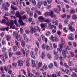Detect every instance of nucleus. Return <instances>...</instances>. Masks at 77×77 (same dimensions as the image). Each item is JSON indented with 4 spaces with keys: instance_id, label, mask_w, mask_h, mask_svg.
Segmentation results:
<instances>
[{
    "instance_id": "nucleus-51",
    "label": "nucleus",
    "mask_w": 77,
    "mask_h": 77,
    "mask_svg": "<svg viewBox=\"0 0 77 77\" xmlns=\"http://www.w3.org/2000/svg\"><path fill=\"white\" fill-rule=\"evenodd\" d=\"M60 71H59L58 72H57V76H60Z\"/></svg>"
},
{
    "instance_id": "nucleus-40",
    "label": "nucleus",
    "mask_w": 77,
    "mask_h": 77,
    "mask_svg": "<svg viewBox=\"0 0 77 77\" xmlns=\"http://www.w3.org/2000/svg\"><path fill=\"white\" fill-rule=\"evenodd\" d=\"M32 3L33 4L34 6H35L36 4V2L35 0H32Z\"/></svg>"
},
{
    "instance_id": "nucleus-2",
    "label": "nucleus",
    "mask_w": 77,
    "mask_h": 77,
    "mask_svg": "<svg viewBox=\"0 0 77 77\" xmlns=\"http://www.w3.org/2000/svg\"><path fill=\"white\" fill-rule=\"evenodd\" d=\"M10 22H8L6 23V25L8 26L9 25H10V27L12 29H14L15 28V26H13V24H14V22L12 20L10 21Z\"/></svg>"
},
{
    "instance_id": "nucleus-63",
    "label": "nucleus",
    "mask_w": 77,
    "mask_h": 77,
    "mask_svg": "<svg viewBox=\"0 0 77 77\" xmlns=\"http://www.w3.org/2000/svg\"><path fill=\"white\" fill-rule=\"evenodd\" d=\"M73 70L75 72L77 73V68H76L75 67H74L73 68Z\"/></svg>"
},
{
    "instance_id": "nucleus-35",
    "label": "nucleus",
    "mask_w": 77,
    "mask_h": 77,
    "mask_svg": "<svg viewBox=\"0 0 77 77\" xmlns=\"http://www.w3.org/2000/svg\"><path fill=\"white\" fill-rule=\"evenodd\" d=\"M65 71L66 74H68V75H69L70 74V73H69V70H68L66 69H65Z\"/></svg>"
},
{
    "instance_id": "nucleus-23",
    "label": "nucleus",
    "mask_w": 77,
    "mask_h": 77,
    "mask_svg": "<svg viewBox=\"0 0 77 77\" xmlns=\"http://www.w3.org/2000/svg\"><path fill=\"white\" fill-rule=\"evenodd\" d=\"M58 59H59V55H57L54 57V60H57Z\"/></svg>"
},
{
    "instance_id": "nucleus-31",
    "label": "nucleus",
    "mask_w": 77,
    "mask_h": 77,
    "mask_svg": "<svg viewBox=\"0 0 77 77\" xmlns=\"http://www.w3.org/2000/svg\"><path fill=\"white\" fill-rule=\"evenodd\" d=\"M11 39V36L9 35H8L7 36V41H9Z\"/></svg>"
},
{
    "instance_id": "nucleus-43",
    "label": "nucleus",
    "mask_w": 77,
    "mask_h": 77,
    "mask_svg": "<svg viewBox=\"0 0 77 77\" xmlns=\"http://www.w3.org/2000/svg\"><path fill=\"white\" fill-rule=\"evenodd\" d=\"M43 68L44 69H45V70H47V65H44L43 66Z\"/></svg>"
},
{
    "instance_id": "nucleus-45",
    "label": "nucleus",
    "mask_w": 77,
    "mask_h": 77,
    "mask_svg": "<svg viewBox=\"0 0 77 77\" xmlns=\"http://www.w3.org/2000/svg\"><path fill=\"white\" fill-rule=\"evenodd\" d=\"M45 57V55L44 54V53H43L42 54L41 58L42 59H44Z\"/></svg>"
},
{
    "instance_id": "nucleus-53",
    "label": "nucleus",
    "mask_w": 77,
    "mask_h": 77,
    "mask_svg": "<svg viewBox=\"0 0 77 77\" xmlns=\"http://www.w3.org/2000/svg\"><path fill=\"white\" fill-rule=\"evenodd\" d=\"M59 27L60 29L61 30H62V24H59Z\"/></svg>"
},
{
    "instance_id": "nucleus-48",
    "label": "nucleus",
    "mask_w": 77,
    "mask_h": 77,
    "mask_svg": "<svg viewBox=\"0 0 77 77\" xmlns=\"http://www.w3.org/2000/svg\"><path fill=\"white\" fill-rule=\"evenodd\" d=\"M57 46V45L56 44V43H54L53 44V46L54 48H56Z\"/></svg>"
},
{
    "instance_id": "nucleus-37",
    "label": "nucleus",
    "mask_w": 77,
    "mask_h": 77,
    "mask_svg": "<svg viewBox=\"0 0 77 77\" xmlns=\"http://www.w3.org/2000/svg\"><path fill=\"white\" fill-rule=\"evenodd\" d=\"M23 18H24V19H26V18H28V15L27 14H25L23 16Z\"/></svg>"
},
{
    "instance_id": "nucleus-58",
    "label": "nucleus",
    "mask_w": 77,
    "mask_h": 77,
    "mask_svg": "<svg viewBox=\"0 0 77 77\" xmlns=\"http://www.w3.org/2000/svg\"><path fill=\"white\" fill-rule=\"evenodd\" d=\"M4 69L5 71H8V67H6L5 66H4Z\"/></svg>"
},
{
    "instance_id": "nucleus-6",
    "label": "nucleus",
    "mask_w": 77,
    "mask_h": 77,
    "mask_svg": "<svg viewBox=\"0 0 77 77\" xmlns=\"http://www.w3.org/2000/svg\"><path fill=\"white\" fill-rule=\"evenodd\" d=\"M62 53L63 58L66 59V57H67V56H66V50H63Z\"/></svg>"
},
{
    "instance_id": "nucleus-22",
    "label": "nucleus",
    "mask_w": 77,
    "mask_h": 77,
    "mask_svg": "<svg viewBox=\"0 0 77 77\" xmlns=\"http://www.w3.org/2000/svg\"><path fill=\"white\" fill-rule=\"evenodd\" d=\"M43 4V1H38V2L37 5H41Z\"/></svg>"
},
{
    "instance_id": "nucleus-60",
    "label": "nucleus",
    "mask_w": 77,
    "mask_h": 77,
    "mask_svg": "<svg viewBox=\"0 0 77 77\" xmlns=\"http://www.w3.org/2000/svg\"><path fill=\"white\" fill-rule=\"evenodd\" d=\"M33 12L32 11H31L30 12V16L31 17H33Z\"/></svg>"
},
{
    "instance_id": "nucleus-13",
    "label": "nucleus",
    "mask_w": 77,
    "mask_h": 77,
    "mask_svg": "<svg viewBox=\"0 0 77 77\" xmlns=\"http://www.w3.org/2000/svg\"><path fill=\"white\" fill-rule=\"evenodd\" d=\"M0 30H1V31H4V30L8 31V30H9V26H8L7 27L5 28H1L0 29Z\"/></svg>"
},
{
    "instance_id": "nucleus-29",
    "label": "nucleus",
    "mask_w": 77,
    "mask_h": 77,
    "mask_svg": "<svg viewBox=\"0 0 77 77\" xmlns=\"http://www.w3.org/2000/svg\"><path fill=\"white\" fill-rule=\"evenodd\" d=\"M26 9H27L26 11L28 14H29V12L30 11V8H26Z\"/></svg>"
},
{
    "instance_id": "nucleus-62",
    "label": "nucleus",
    "mask_w": 77,
    "mask_h": 77,
    "mask_svg": "<svg viewBox=\"0 0 77 77\" xmlns=\"http://www.w3.org/2000/svg\"><path fill=\"white\" fill-rule=\"evenodd\" d=\"M0 57L1 59H2V60H5L4 57H3V56L0 55Z\"/></svg>"
},
{
    "instance_id": "nucleus-5",
    "label": "nucleus",
    "mask_w": 77,
    "mask_h": 77,
    "mask_svg": "<svg viewBox=\"0 0 77 77\" xmlns=\"http://www.w3.org/2000/svg\"><path fill=\"white\" fill-rule=\"evenodd\" d=\"M37 31V29H36V28L33 27L31 28L30 32L31 34H33V33H36Z\"/></svg>"
},
{
    "instance_id": "nucleus-33",
    "label": "nucleus",
    "mask_w": 77,
    "mask_h": 77,
    "mask_svg": "<svg viewBox=\"0 0 77 77\" xmlns=\"http://www.w3.org/2000/svg\"><path fill=\"white\" fill-rule=\"evenodd\" d=\"M5 6H7V7H9L10 6V4L8 2H5Z\"/></svg>"
},
{
    "instance_id": "nucleus-44",
    "label": "nucleus",
    "mask_w": 77,
    "mask_h": 77,
    "mask_svg": "<svg viewBox=\"0 0 77 77\" xmlns=\"http://www.w3.org/2000/svg\"><path fill=\"white\" fill-rule=\"evenodd\" d=\"M4 14H5V16H8V15H9V13L7 12H5Z\"/></svg>"
},
{
    "instance_id": "nucleus-30",
    "label": "nucleus",
    "mask_w": 77,
    "mask_h": 77,
    "mask_svg": "<svg viewBox=\"0 0 77 77\" xmlns=\"http://www.w3.org/2000/svg\"><path fill=\"white\" fill-rule=\"evenodd\" d=\"M4 55L5 56V59L6 60L8 59V55L6 54V52H5L4 53Z\"/></svg>"
},
{
    "instance_id": "nucleus-28",
    "label": "nucleus",
    "mask_w": 77,
    "mask_h": 77,
    "mask_svg": "<svg viewBox=\"0 0 77 77\" xmlns=\"http://www.w3.org/2000/svg\"><path fill=\"white\" fill-rule=\"evenodd\" d=\"M47 56L49 59H51V56L49 53H48L47 54Z\"/></svg>"
},
{
    "instance_id": "nucleus-47",
    "label": "nucleus",
    "mask_w": 77,
    "mask_h": 77,
    "mask_svg": "<svg viewBox=\"0 0 77 77\" xmlns=\"http://www.w3.org/2000/svg\"><path fill=\"white\" fill-rule=\"evenodd\" d=\"M43 4L45 6H47V1H44L43 2Z\"/></svg>"
},
{
    "instance_id": "nucleus-19",
    "label": "nucleus",
    "mask_w": 77,
    "mask_h": 77,
    "mask_svg": "<svg viewBox=\"0 0 77 77\" xmlns=\"http://www.w3.org/2000/svg\"><path fill=\"white\" fill-rule=\"evenodd\" d=\"M10 22L9 21H8L6 22V20L5 19H3L1 21L2 23H4V24H6V23H7V22Z\"/></svg>"
},
{
    "instance_id": "nucleus-18",
    "label": "nucleus",
    "mask_w": 77,
    "mask_h": 77,
    "mask_svg": "<svg viewBox=\"0 0 77 77\" xmlns=\"http://www.w3.org/2000/svg\"><path fill=\"white\" fill-rule=\"evenodd\" d=\"M21 43L22 47H25V42L22 41L21 42Z\"/></svg>"
},
{
    "instance_id": "nucleus-64",
    "label": "nucleus",
    "mask_w": 77,
    "mask_h": 77,
    "mask_svg": "<svg viewBox=\"0 0 77 77\" xmlns=\"http://www.w3.org/2000/svg\"><path fill=\"white\" fill-rule=\"evenodd\" d=\"M52 77H57L56 76V74H52Z\"/></svg>"
},
{
    "instance_id": "nucleus-9",
    "label": "nucleus",
    "mask_w": 77,
    "mask_h": 77,
    "mask_svg": "<svg viewBox=\"0 0 77 77\" xmlns=\"http://www.w3.org/2000/svg\"><path fill=\"white\" fill-rule=\"evenodd\" d=\"M17 63L19 66H22L23 65V61L21 60H19L17 62Z\"/></svg>"
},
{
    "instance_id": "nucleus-8",
    "label": "nucleus",
    "mask_w": 77,
    "mask_h": 77,
    "mask_svg": "<svg viewBox=\"0 0 77 77\" xmlns=\"http://www.w3.org/2000/svg\"><path fill=\"white\" fill-rule=\"evenodd\" d=\"M69 39L70 40H74V35L73 34L71 33L70 34V35L69 36Z\"/></svg>"
},
{
    "instance_id": "nucleus-32",
    "label": "nucleus",
    "mask_w": 77,
    "mask_h": 77,
    "mask_svg": "<svg viewBox=\"0 0 77 77\" xmlns=\"http://www.w3.org/2000/svg\"><path fill=\"white\" fill-rule=\"evenodd\" d=\"M28 76H29L30 77H34V75L32 73L28 74Z\"/></svg>"
},
{
    "instance_id": "nucleus-20",
    "label": "nucleus",
    "mask_w": 77,
    "mask_h": 77,
    "mask_svg": "<svg viewBox=\"0 0 77 77\" xmlns=\"http://www.w3.org/2000/svg\"><path fill=\"white\" fill-rule=\"evenodd\" d=\"M53 63H51L49 65H48V68L49 69H51L53 68Z\"/></svg>"
},
{
    "instance_id": "nucleus-7",
    "label": "nucleus",
    "mask_w": 77,
    "mask_h": 77,
    "mask_svg": "<svg viewBox=\"0 0 77 77\" xmlns=\"http://www.w3.org/2000/svg\"><path fill=\"white\" fill-rule=\"evenodd\" d=\"M68 27L69 30H70L71 32H74L75 31L74 28L72 27V25H71V24H69L68 25Z\"/></svg>"
},
{
    "instance_id": "nucleus-56",
    "label": "nucleus",
    "mask_w": 77,
    "mask_h": 77,
    "mask_svg": "<svg viewBox=\"0 0 77 77\" xmlns=\"http://www.w3.org/2000/svg\"><path fill=\"white\" fill-rule=\"evenodd\" d=\"M47 2H48V3L50 4L52 3V1L51 0H47Z\"/></svg>"
},
{
    "instance_id": "nucleus-59",
    "label": "nucleus",
    "mask_w": 77,
    "mask_h": 77,
    "mask_svg": "<svg viewBox=\"0 0 77 77\" xmlns=\"http://www.w3.org/2000/svg\"><path fill=\"white\" fill-rule=\"evenodd\" d=\"M70 13H71V14H74V13H75V11L74 10L72 9L70 11Z\"/></svg>"
},
{
    "instance_id": "nucleus-1",
    "label": "nucleus",
    "mask_w": 77,
    "mask_h": 77,
    "mask_svg": "<svg viewBox=\"0 0 77 77\" xmlns=\"http://www.w3.org/2000/svg\"><path fill=\"white\" fill-rule=\"evenodd\" d=\"M16 16L17 17L19 18V23L20 24V25H21V26H24V23L23 22L22 19H21V16L20 15L19 12L18 11L16 12Z\"/></svg>"
},
{
    "instance_id": "nucleus-41",
    "label": "nucleus",
    "mask_w": 77,
    "mask_h": 77,
    "mask_svg": "<svg viewBox=\"0 0 77 77\" xmlns=\"http://www.w3.org/2000/svg\"><path fill=\"white\" fill-rule=\"evenodd\" d=\"M72 18L73 19H77V16L76 15L74 14L72 16Z\"/></svg>"
},
{
    "instance_id": "nucleus-61",
    "label": "nucleus",
    "mask_w": 77,
    "mask_h": 77,
    "mask_svg": "<svg viewBox=\"0 0 77 77\" xmlns=\"http://www.w3.org/2000/svg\"><path fill=\"white\" fill-rule=\"evenodd\" d=\"M42 48L43 50H45V44H43V45L42 46Z\"/></svg>"
},
{
    "instance_id": "nucleus-4",
    "label": "nucleus",
    "mask_w": 77,
    "mask_h": 77,
    "mask_svg": "<svg viewBox=\"0 0 77 77\" xmlns=\"http://www.w3.org/2000/svg\"><path fill=\"white\" fill-rule=\"evenodd\" d=\"M13 35L14 36H16V38L17 39H19V41H21V38L19 37L20 35L18 34L16 32L14 31L13 32Z\"/></svg>"
},
{
    "instance_id": "nucleus-12",
    "label": "nucleus",
    "mask_w": 77,
    "mask_h": 77,
    "mask_svg": "<svg viewBox=\"0 0 77 77\" xmlns=\"http://www.w3.org/2000/svg\"><path fill=\"white\" fill-rule=\"evenodd\" d=\"M32 67H36V63L34 60H32Z\"/></svg>"
},
{
    "instance_id": "nucleus-46",
    "label": "nucleus",
    "mask_w": 77,
    "mask_h": 77,
    "mask_svg": "<svg viewBox=\"0 0 77 77\" xmlns=\"http://www.w3.org/2000/svg\"><path fill=\"white\" fill-rule=\"evenodd\" d=\"M49 39L51 40L52 41H53L54 40V37L53 35H52L51 37Z\"/></svg>"
},
{
    "instance_id": "nucleus-24",
    "label": "nucleus",
    "mask_w": 77,
    "mask_h": 77,
    "mask_svg": "<svg viewBox=\"0 0 77 77\" xmlns=\"http://www.w3.org/2000/svg\"><path fill=\"white\" fill-rule=\"evenodd\" d=\"M17 47L16 46H14L13 47V50L14 51H17Z\"/></svg>"
},
{
    "instance_id": "nucleus-38",
    "label": "nucleus",
    "mask_w": 77,
    "mask_h": 77,
    "mask_svg": "<svg viewBox=\"0 0 77 77\" xmlns=\"http://www.w3.org/2000/svg\"><path fill=\"white\" fill-rule=\"evenodd\" d=\"M64 67H65V68H69L68 66L66 63H64Z\"/></svg>"
},
{
    "instance_id": "nucleus-3",
    "label": "nucleus",
    "mask_w": 77,
    "mask_h": 77,
    "mask_svg": "<svg viewBox=\"0 0 77 77\" xmlns=\"http://www.w3.org/2000/svg\"><path fill=\"white\" fill-rule=\"evenodd\" d=\"M45 16L49 15V16H51V18H53V12L52 10H51L50 12H46L45 14Z\"/></svg>"
},
{
    "instance_id": "nucleus-57",
    "label": "nucleus",
    "mask_w": 77,
    "mask_h": 77,
    "mask_svg": "<svg viewBox=\"0 0 77 77\" xmlns=\"http://www.w3.org/2000/svg\"><path fill=\"white\" fill-rule=\"evenodd\" d=\"M36 12L37 13L38 15H41V12L40 11L37 10L36 11Z\"/></svg>"
},
{
    "instance_id": "nucleus-49",
    "label": "nucleus",
    "mask_w": 77,
    "mask_h": 77,
    "mask_svg": "<svg viewBox=\"0 0 77 77\" xmlns=\"http://www.w3.org/2000/svg\"><path fill=\"white\" fill-rule=\"evenodd\" d=\"M54 53L55 55H58L57 54V53H58V52L56 51V50H54Z\"/></svg>"
},
{
    "instance_id": "nucleus-14",
    "label": "nucleus",
    "mask_w": 77,
    "mask_h": 77,
    "mask_svg": "<svg viewBox=\"0 0 77 77\" xmlns=\"http://www.w3.org/2000/svg\"><path fill=\"white\" fill-rule=\"evenodd\" d=\"M68 64L69 66H74V63L72 61H69L68 62Z\"/></svg>"
},
{
    "instance_id": "nucleus-55",
    "label": "nucleus",
    "mask_w": 77,
    "mask_h": 77,
    "mask_svg": "<svg viewBox=\"0 0 77 77\" xmlns=\"http://www.w3.org/2000/svg\"><path fill=\"white\" fill-rule=\"evenodd\" d=\"M73 46L74 47H75L77 46V44L75 42H74L73 43Z\"/></svg>"
},
{
    "instance_id": "nucleus-17",
    "label": "nucleus",
    "mask_w": 77,
    "mask_h": 77,
    "mask_svg": "<svg viewBox=\"0 0 77 77\" xmlns=\"http://www.w3.org/2000/svg\"><path fill=\"white\" fill-rule=\"evenodd\" d=\"M11 9L13 10H17V8L15 7H14V5H11Z\"/></svg>"
},
{
    "instance_id": "nucleus-11",
    "label": "nucleus",
    "mask_w": 77,
    "mask_h": 77,
    "mask_svg": "<svg viewBox=\"0 0 77 77\" xmlns=\"http://www.w3.org/2000/svg\"><path fill=\"white\" fill-rule=\"evenodd\" d=\"M47 26V23H41L40 24V26L42 29H43L44 27H45Z\"/></svg>"
},
{
    "instance_id": "nucleus-34",
    "label": "nucleus",
    "mask_w": 77,
    "mask_h": 77,
    "mask_svg": "<svg viewBox=\"0 0 77 77\" xmlns=\"http://www.w3.org/2000/svg\"><path fill=\"white\" fill-rule=\"evenodd\" d=\"M61 41V43L62 44H65V40L63 38H62Z\"/></svg>"
},
{
    "instance_id": "nucleus-21",
    "label": "nucleus",
    "mask_w": 77,
    "mask_h": 77,
    "mask_svg": "<svg viewBox=\"0 0 77 77\" xmlns=\"http://www.w3.org/2000/svg\"><path fill=\"white\" fill-rule=\"evenodd\" d=\"M50 35H51V33H50V31H48L46 32L47 36H50Z\"/></svg>"
},
{
    "instance_id": "nucleus-52",
    "label": "nucleus",
    "mask_w": 77,
    "mask_h": 77,
    "mask_svg": "<svg viewBox=\"0 0 77 77\" xmlns=\"http://www.w3.org/2000/svg\"><path fill=\"white\" fill-rule=\"evenodd\" d=\"M38 16V14L36 13H35L34 15V17L35 18H37V17Z\"/></svg>"
},
{
    "instance_id": "nucleus-39",
    "label": "nucleus",
    "mask_w": 77,
    "mask_h": 77,
    "mask_svg": "<svg viewBox=\"0 0 77 77\" xmlns=\"http://www.w3.org/2000/svg\"><path fill=\"white\" fill-rule=\"evenodd\" d=\"M7 68L8 69H11L12 68V66L11 65H8Z\"/></svg>"
},
{
    "instance_id": "nucleus-54",
    "label": "nucleus",
    "mask_w": 77,
    "mask_h": 77,
    "mask_svg": "<svg viewBox=\"0 0 77 77\" xmlns=\"http://www.w3.org/2000/svg\"><path fill=\"white\" fill-rule=\"evenodd\" d=\"M12 65L14 67H16V66H17V63H12Z\"/></svg>"
},
{
    "instance_id": "nucleus-10",
    "label": "nucleus",
    "mask_w": 77,
    "mask_h": 77,
    "mask_svg": "<svg viewBox=\"0 0 77 77\" xmlns=\"http://www.w3.org/2000/svg\"><path fill=\"white\" fill-rule=\"evenodd\" d=\"M38 19L41 23H42L44 21V17L42 16H40L39 17H38Z\"/></svg>"
},
{
    "instance_id": "nucleus-15",
    "label": "nucleus",
    "mask_w": 77,
    "mask_h": 77,
    "mask_svg": "<svg viewBox=\"0 0 77 77\" xmlns=\"http://www.w3.org/2000/svg\"><path fill=\"white\" fill-rule=\"evenodd\" d=\"M30 54L33 59H35L36 57H35V55L34 54H33V51H31V52Z\"/></svg>"
},
{
    "instance_id": "nucleus-16",
    "label": "nucleus",
    "mask_w": 77,
    "mask_h": 77,
    "mask_svg": "<svg viewBox=\"0 0 77 77\" xmlns=\"http://www.w3.org/2000/svg\"><path fill=\"white\" fill-rule=\"evenodd\" d=\"M71 77H77V75L75 72H73L71 74Z\"/></svg>"
},
{
    "instance_id": "nucleus-36",
    "label": "nucleus",
    "mask_w": 77,
    "mask_h": 77,
    "mask_svg": "<svg viewBox=\"0 0 77 77\" xmlns=\"http://www.w3.org/2000/svg\"><path fill=\"white\" fill-rule=\"evenodd\" d=\"M53 11L54 12H56L57 14H59V11H58L57 10V9H56V8H54Z\"/></svg>"
},
{
    "instance_id": "nucleus-42",
    "label": "nucleus",
    "mask_w": 77,
    "mask_h": 77,
    "mask_svg": "<svg viewBox=\"0 0 77 77\" xmlns=\"http://www.w3.org/2000/svg\"><path fill=\"white\" fill-rule=\"evenodd\" d=\"M45 48L46 50H50V47L48 45H45Z\"/></svg>"
},
{
    "instance_id": "nucleus-50",
    "label": "nucleus",
    "mask_w": 77,
    "mask_h": 77,
    "mask_svg": "<svg viewBox=\"0 0 77 77\" xmlns=\"http://www.w3.org/2000/svg\"><path fill=\"white\" fill-rule=\"evenodd\" d=\"M41 65H42V62H39L38 63V68H40V67H41Z\"/></svg>"
},
{
    "instance_id": "nucleus-25",
    "label": "nucleus",
    "mask_w": 77,
    "mask_h": 77,
    "mask_svg": "<svg viewBox=\"0 0 77 77\" xmlns=\"http://www.w3.org/2000/svg\"><path fill=\"white\" fill-rule=\"evenodd\" d=\"M66 50L67 51V53H68L67 50H71V48L69 47V46H66Z\"/></svg>"
},
{
    "instance_id": "nucleus-27",
    "label": "nucleus",
    "mask_w": 77,
    "mask_h": 77,
    "mask_svg": "<svg viewBox=\"0 0 77 77\" xmlns=\"http://www.w3.org/2000/svg\"><path fill=\"white\" fill-rule=\"evenodd\" d=\"M24 55V56H26V57H28L29 56V54L27 53V52H25L23 53Z\"/></svg>"
},
{
    "instance_id": "nucleus-26",
    "label": "nucleus",
    "mask_w": 77,
    "mask_h": 77,
    "mask_svg": "<svg viewBox=\"0 0 77 77\" xmlns=\"http://www.w3.org/2000/svg\"><path fill=\"white\" fill-rule=\"evenodd\" d=\"M26 66L29 67L30 66V63H29V61L27 60L26 61Z\"/></svg>"
}]
</instances>
